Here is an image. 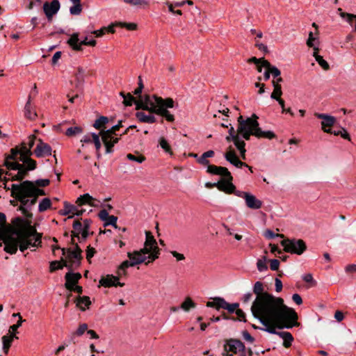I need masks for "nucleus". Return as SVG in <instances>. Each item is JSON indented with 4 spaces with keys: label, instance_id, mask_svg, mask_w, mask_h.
Wrapping results in <instances>:
<instances>
[{
    "label": "nucleus",
    "instance_id": "nucleus-1",
    "mask_svg": "<svg viewBox=\"0 0 356 356\" xmlns=\"http://www.w3.org/2000/svg\"><path fill=\"white\" fill-rule=\"evenodd\" d=\"M11 223L15 225V227H10L12 232L3 241L6 252L13 254L17 252L18 248L21 252H24L30 247L40 245L42 234L32 226L31 220H24L17 216L12 219Z\"/></svg>",
    "mask_w": 356,
    "mask_h": 356
},
{
    "label": "nucleus",
    "instance_id": "nucleus-2",
    "mask_svg": "<svg viewBox=\"0 0 356 356\" xmlns=\"http://www.w3.org/2000/svg\"><path fill=\"white\" fill-rule=\"evenodd\" d=\"M252 315L265 326L264 328H260L261 330L277 335V333L281 332H277L276 328L290 329L300 325V323L297 321L298 318V314L293 309L289 307L285 304L254 312Z\"/></svg>",
    "mask_w": 356,
    "mask_h": 356
},
{
    "label": "nucleus",
    "instance_id": "nucleus-3",
    "mask_svg": "<svg viewBox=\"0 0 356 356\" xmlns=\"http://www.w3.org/2000/svg\"><path fill=\"white\" fill-rule=\"evenodd\" d=\"M258 117L253 114L250 118L243 120V116L238 118V132L245 140H249L251 136L258 138H267L269 140L276 138V135L271 131H262L257 121Z\"/></svg>",
    "mask_w": 356,
    "mask_h": 356
},
{
    "label": "nucleus",
    "instance_id": "nucleus-4",
    "mask_svg": "<svg viewBox=\"0 0 356 356\" xmlns=\"http://www.w3.org/2000/svg\"><path fill=\"white\" fill-rule=\"evenodd\" d=\"M19 150L20 151L19 160L21 161L22 163L15 162L13 163H7V165H8L11 169L17 170V172L15 176L12 177L11 179L21 181L29 176L30 171H33L37 168V162L31 159V156L33 155V152L30 150V147H27L26 143H22Z\"/></svg>",
    "mask_w": 356,
    "mask_h": 356
},
{
    "label": "nucleus",
    "instance_id": "nucleus-5",
    "mask_svg": "<svg viewBox=\"0 0 356 356\" xmlns=\"http://www.w3.org/2000/svg\"><path fill=\"white\" fill-rule=\"evenodd\" d=\"M264 290L263 283L256 282L253 286V293L257 297L251 307L252 314L284 304L283 298L275 297Z\"/></svg>",
    "mask_w": 356,
    "mask_h": 356
},
{
    "label": "nucleus",
    "instance_id": "nucleus-6",
    "mask_svg": "<svg viewBox=\"0 0 356 356\" xmlns=\"http://www.w3.org/2000/svg\"><path fill=\"white\" fill-rule=\"evenodd\" d=\"M21 186L20 184H12V197L21 203L17 210L22 212L26 218V220H31L33 214L28 211V209H31L32 206L36 204L38 197L37 196H29L26 189Z\"/></svg>",
    "mask_w": 356,
    "mask_h": 356
},
{
    "label": "nucleus",
    "instance_id": "nucleus-7",
    "mask_svg": "<svg viewBox=\"0 0 356 356\" xmlns=\"http://www.w3.org/2000/svg\"><path fill=\"white\" fill-rule=\"evenodd\" d=\"M120 95L124 99L122 103L125 106H131L134 104L136 110L142 109L149 111L152 114H154L153 108L156 109V100L154 99L153 102L149 95L142 96L138 100L130 92H120Z\"/></svg>",
    "mask_w": 356,
    "mask_h": 356
},
{
    "label": "nucleus",
    "instance_id": "nucleus-8",
    "mask_svg": "<svg viewBox=\"0 0 356 356\" xmlns=\"http://www.w3.org/2000/svg\"><path fill=\"white\" fill-rule=\"evenodd\" d=\"M152 97L156 100V104L157 105L156 109L153 108V113L162 116L168 122H174V115L168 111V108L174 107V100L170 97L163 99L162 97L156 95H153Z\"/></svg>",
    "mask_w": 356,
    "mask_h": 356
},
{
    "label": "nucleus",
    "instance_id": "nucleus-9",
    "mask_svg": "<svg viewBox=\"0 0 356 356\" xmlns=\"http://www.w3.org/2000/svg\"><path fill=\"white\" fill-rule=\"evenodd\" d=\"M280 244L285 252L291 254L301 255L307 250V245L302 239L286 238Z\"/></svg>",
    "mask_w": 356,
    "mask_h": 356
},
{
    "label": "nucleus",
    "instance_id": "nucleus-10",
    "mask_svg": "<svg viewBox=\"0 0 356 356\" xmlns=\"http://www.w3.org/2000/svg\"><path fill=\"white\" fill-rule=\"evenodd\" d=\"M66 252L68 253V261L62 257V262L64 263L65 267L67 268L69 270H72L73 268L79 267L81 265V260L83 259L82 250L80 248L79 245H75L74 250L69 248L66 249Z\"/></svg>",
    "mask_w": 356,
    "mask_h": 356
},
{
    "label": "nucleus",
    "instance_id": "nucleus-11",
    "mask_svg": "<svg viewBox=\"0 0 356 356\" xmlns=\"http://www.w3.org/2000/svg\"><path fill=\"white\" fill-rule=\"evenodd\" d=\"M207 165L208 166L207 172L212 175H220L222 177L221 180H226L229 181V186L231 189L235 188V186L232 184L233 177L227 168L209 164Z\"/></svg>",
    "mask_w": 356,
    "mask_h": 356
},
{
    "label": "nucleus",
    "instance_id": "nucleus-12",
    "mask_svg": "<svg viewBox=\"0 0 356 356\" xmlns=\"http://www.w3.org/2000/svg\"><path fill=\"white\" fill-rule=\"evenodd\" d=\"M224 350L226 353L232 352L234 354L238 353L243 354L245 352L244 343L237 339H229L225 341Z\"/></svg>",
    "mask_w": 356,
    "mask_h": 356
},
{
    "label": "nucleus",
    "instance_id": "nucleus-13",
    "mask_svg": "<svg viewBox=\"0 0 356 356\" xmlns=\"http://www.w3.org/2000/svg\"><path fill=\"white\" fill-rule=\"evenodd\" d=\"M145 244L146 246L153 248V254L148 256L149 260L146 263V265H148L149 263L153 262L156 259L159 257V248L157 246L156 241L150 232H146V241Z\"/></svg>",
    "mask_w": 356,
    "mask_h": 356
},
{
    "label": "nucleus",
    "instance_id": "nucleus-14",
    "mask_svg": "<svg viewBox=\"0 0 356 356\" xmlns=\"http://www.w3.org/2000/svg\"><path fill=\"white\" fill-rule=\"evenodd\" d=\"M224 156L228 162H229L231 164L234 165L236 168H241L245 166L248 168L251 172H253L252 168L251 166H249L247 163L239 160L236 152L232 148V147H229V150L225 153Z\"/></svg>",
    "mask_w": 356,
    "mask_h": 356
},
{
    "label": "nucleus",
    "instance_id": "nucleus-15",
    "mask_svg": "<svg viewBox=\"0 0 356 356\" xmlns=\"http://www.w3.org/2000/svg\"><path fill=\"white\" fill-rule=\"evenodd\" d=\"M21 181L22 182L19 183L22 185L21 186H24V189H26L27 195L29 196H37L38 197L39 196L46 195L44 191L39 187H36L33 181L29 180H22Z\"/></svg>",
    "mask_w": 356,
    "mask_h": 356
},
{
    "label": "nucleus",
    "instance_id": "nucleus-16",
    "mask_svg": "<svg viewBox=\"0 0 356 356\" xmlns=\"http://www.w3.org/2000/svg\"><path fill=\"white\" fill-rule=\"evenodd\" d=\"M42 8L48 21H51L60 9V1H44Z\"/></svg>",
    "mask_w": 356,
    "mask_h": 356
},
{
    "label": "nucleus",
    "instance_id": "nucleus-17",
    "mask_svg": "<svg viewBox=\"0 0 356 356\" xmlns=\"http://www.w3.org/2000/svg\"><path fill=\"white\" fill-rule=\"evenodd\" d=\"M86 211L85 209H78V208L67 202L64 203V209L60 211V214L63 216L70 215L67 219L72 218L74 216H81Z\"/></svg>",
    "mask_w": 356,
    "mask_h": 356
},
{
    "label": "nucleus",
    "instance_id": "nucleus-18",
    "mask_svg": "<svg viewBox=\"0 0 356 356\" xmlns=\"http://www.w3.org/2000/svg\"><path fill=\"white\" fill-rule=\"evenodd\" d=\"M315 116L318 119L323 120L321 122L322 129L326 133H331L332 129L331 127L334 125L336 122L335 118L333 116H330L324 113H315Z\"/></svg>",
    "mask_w": 356,
    "mask_h": 356
},
{
    "label": "nucleus",
    "instance_id": "nucleus-19",
    "mask_svg": "<svg viewBox=\"0 0 356 356\" xmlns=\"http://www.w3.org/2000/svg\"><path fill=\"white\" fill-rule=\"evenodd\" d=\"M99 283V286H103L104 287L123 286L124 285V283L119 282L118 276H114L113 275H107L105 277H102Z\"/></svg>",
    "mask_w": 356,
    "mask_h": 356
},
{
    "label": "nucleus",
    "instance_id": "nucleus-20",
    "mask_svg": "<svg viewBox=\"0 0 356 356\" xmlns=\"http://www.w3.org/2000/svg\"><path fill=\"white\" fill-rule=\"evenodd\" d=\"M18 155L20 156L19 147L17 146L14 148H12L9 154H5V159L3 165L5 166L8 170H15L14 169L10 168V166L7 165V163H13L15 162L20 163L21 161L19 160Z\"/></svg>",
    "mask_w": 356,
    "mask_h": 356
},
{
    "label": "nucleus",
    "instance_id": "nucleus-21",
    "mask_svg": "<svg viewBox=\"0 0 356 356\" xmlns=\"http://www.w3.org/2000/svg\"><path fill=\"white\" fill-rule=\"evenodd\" d=\"M38 143L34 150L35 156L38 158L50 156L51 147L47 143H44L41 139L38 140Z\"/></svg>",
    "mask_w": 356,
    "mask_h": 356
},
{
    "label": "nucleus",
    "instance_id": "nucleus-22",
    "mask_svg": "<svg viewBox=\"0 0 356 356\" xmlns=\"http://www.w3.org/2000/svg\"><path fill=\"white\" fill-rule=\"evenodd\" d=\"M88 37H86L84 40L79 42V33H73L71 38L68 40L67 43L75 51H81L82 45L88 46Z\"/></svg>",
    "mask_w": 356,
    "mask_h": 356
},
{
    "label": "nucleus",
    "instance_id": "nucleus-23",
    "mask_svg": "<svg viewBox=\"0 0 356 356\" xmlns=\"http://www.w3.org/2000/svg\"><path fill=\"white\" fill-rule=\"evenodd\" d=\"M205 186L207 188H213L217 187L218 190L223 191L227 194H232L235 188H232L229 186V181L226 180H220L217 183L207 182Z\"/></svg>",
    "mask_w": 356,
    "mask_h": 356
},
{
    "label": "nucleus",
    "instance_id": "nucleus-24",
    "mask_svg": "<svg viewBox=\"0 0 356 356\" xmlns=\"http://www.w3.org/2000/svg\"><path fill=\"white\" fill-rule=\"evenodd\" d=\"M81 278V275L79 273H67L65 275V287L67 289L76 285L79 280Z\"/></svg>",
    "mask_w": 356,
    "mask_h": 356
},
{
    "label": "nucleus",
    "instance_id": "nucleus-25",
    "mask_svg": "<svg viewBox=\"0 0 356 356\" xmlns=\"http://www.w3.org/2000/svg\"><path fill=\"white\" fill-rule=\"evenodd\" d=\"M245 201L246 206L252 209H258L262 206V202L250 193L245 195Z\"/></svg>",
    "mask_w": 356,
    "mask_h": 356
},
{
    "label": "nucleus",
    "instance_id": "nucleus-26",
    "mask_svg": "<svg viewBox=\"0 0 356 356\" xmlns=\"http://www.w3.org/2000/svg\"><path fill=\"white\" fill-rule=\"evenodd\" d=\"M95 198L90 195L88 193H85L83 195L79 197L76 201V204L78 206H83L84 204H89L91 207H97V204H94Z\"/></svg>",
    "mask_w": 356,
    "mask_h": 356
},
{
    "label": "nucleus",
    "instance_id": "nucleus-27",
    "mask_svg": "<svg viewBox=\"0 0 356 356\" xmlns=\"http://www.w3.org/2000/svg\"><path fill=\"white\" fill-rule=\"evenodd\" d=\"M14 339H18V337L15 334L10 335H4L2 337V343H3V351L6 355L8 354L9 349L12 345V343Z\"/></svg>",
    "mask_w": 356,
    "mask_h": 356
},
{
    "label": "nucleus",
    "instance_id": "nucleus-28",
    "mask_svg": "<svg viewBox=\"0 0 356 356\" xmlns=\"http://www.w3.org/2000/svg\"><path fill=\"white\" fill-rule=\"evenodd\" d=\"M74 302H76V307L82 311H85L91 305V301L88 296H78L75 298Z\"/></svg>",
    "mask_w": 356,
    "mask_h": 356
},
{
    "label": "nucleus",
    "instance_id": "nucleus-29",
    "mask_svg": "<svg viewBox=\"0 0 356 356\" xmlns=\"http://www.w3.org/2000/svg\"><path fill=\"white\" fill-rule=\"evenodd\" d=\"M338 12L339 15L346 19L350 26H354V30L356 32V15L343 12L341 8H339Z\"/></svg>",
    "mask_w": 356,
    "mask_h": 356
},
{
    "label": "nucleus",
    "instance_id": "nucleus-30",
    "mask_svg": "<svg viewBox=\"0 0 356 356\" xmlns=\"http://www.w3.org/2000/svg\"><path fill=\"white\" fill-rule=\"evenodd\" d=\"M31 95L29 96V99L27 102L25 104L24 106V115L26 118L34 120L37 117V113L33 110L31 104Z\"/></svg>",
    "mask_w": 356,
    "mask_h": 356
},
{
    "label": "nucleus",
    "instance_id": "nucleus-31",
    "mask_svg": "<svg viewBox=\"0 0 356 356\" xmlns=\"http://www.w3.org/2000/svg\"><path fill=\"white\" fill-rule=\"evenodd\" d=\"M127 257L130 259V261L135 262L138 261L139 264L142 263H145L146 264L147 262L146 260L149 259L148 256L142 255L141 254H139L138 251H134L133 252H129L127 253Z\"/></svg>",
    "mask_w": 356,
    "mask_h": 356
},
{
    "label": "nucleus",
    "instance_id": "nucleus-32",
    "mask_svg": "<svg viewBox=\"0 0 356 356\" xmlns=\"http://www.w3.org/2000/svg\"><path fill=\"white\" fill-rule=\"evenodd\" d=\"M186 1H178L175 4L170 3L169 1H167L166 4L168 7V10L172 12V13L177 14V15H181V11L179 9L175 10L176 8H180L183 6L185 4ZM186 3L192 6L193 5V1H186Z\"/></svg>",
    "mask_w": 356,
    "mask_h": 356
},
{
    "label": "nucleus",
    "instance_id": "nucleus-33",
    "mask_svg": "<svg viewBox=\"0 0 356 356\" xmlns=\"http://www.w3.org/2000/svg\"><path fill=\"white\" fill-rule=\"evenodd\" d=\"M86 75V70L81 67H79L77 69V72L75 74V87L79 88L82 87L84 83V77Z\"/></svg>",
    "mask_w": 356,
    "mask_h": 356
},
{
    "label": "nucleus",
    "instance_id": "nucleus-34",
    "mask_svg": "<svg viewBox=\"0 0 356 356\" xmlns=\"http://www.w3.org/2000/svg\"><path fill=\"white\" fill-rule=\"evenodd\" d=\"M226 140L227 142H233L234 144H236L241 141H243L239 136L238 130L236 131L233 127H231L229 129V135L226 137Z\"/></svg>",
    "mask_w": 356,
    "mask_h": 356
},
{
    "label": "nucleus",
    "instance_id": "nucleus-35",
    "mask_svg": "<svg viewBox=\"0 0 356 356\" xmlns=\"http://www.w3.org/2000/svg\"><path fill=\"white\" fill-rule=\"evenodd\" d=\"M220 301V305L218 306L221 307V309H227L229 313L232 314L234 312H236V309H238V307L239 306L238 303H232L230 304L227 302L224 298L219 299Z\"/></svg>",
    "mask_w": 356,
    "mask_h": 356
},
{
    "label": "nucleus",
    "instance_id": "nucleus-36",
    "mask_svg": "<svg viewBox=\"0 0 356 356\" xmlns=\"http://www.w3.org/2000/svg\"><path fill=\"white\" fill-rule=\"evenodd\" d=\"M136 117L141 122L154 123L156 122V118L152 115H146L144 112L139 111L136 113Z\"/></svg>",
    "mask_w": 356,
    "mask_h": 356
},
{
    "label": "nucleus",
    "instance_id": "nucleus-37",
    "mask_svg": "<svg viewBox=\"0 0 356 356\" xmlns=\"http://www.w3.org/2000/svg\"><path fill=\"white\" fill-rule=\"evenodd\" d=\"M10 227H15V225H12L6 224V216L3 213H0V229L3 230L6 235L11 234L12 231Z\"/></svg>",
    "mask_w": 356,
    "mask_h": 356
},
{
    "label": "nucleus",
    "instance_id": "nucleus-38",
    "mask_svg": "<svg viewBox=\"0 0 356 356\" xmlns=\"http://www.w3.org/2000/svg\"><path fill=\"white\" fill-rule=\"evenodd\" d=\"M99 135L101 136L102 142L106 147V154L112 153L113 152L114 145L111 142V136L100 133Z\"/></svg>",
    "mask_w": 356,
    "mask_h": 356
},
{
    "label": "nucleus",
    "instance_id": "nucleus-39",
    "mask_svg": "<svg viewBox=\"0 0 356 356\" xmlns=\"http://www.w3.org/2000/svg\"><path fill=\"white\" fill-rule=\"evenodd\" d=\"M277 335L283 339V346L285 348H289L291 346V343L293 341V337L290 332H282L280 333H277Z\"/></svg>",
    "mask_w": 356,
    "mask_h": 356
},
{
    "label": "nucleus",
    "instance_id": "nucleus-40",
    "mask_svg": "<svg viewBox=\"0 0 356 356\" xmlns=\"http://www.w3.org/2000/svg\"><path fill=\"white\" fill-rule=\"evenodd\" d=\"M109 122V119L106 116H100L98 118L93 124V127L96 129L100 130H104L105 125Z\"/></svg>",
    "mask_w": 356,
    "mask_h": 356
},
{
    "label": "nucleus",
    "instance_id": "nucleus-41",
    "mask_svg": "<svg viewBox=\"0 0 356 356\" xmlns=\"http://www.w3.org/2000/svg\"><path fill=\"white\" fill-rule=\"evenodd\" d=\"M73 231H72L71 236L76 237L83 232V225L79 219L75 220L72 225Z\"/></svg>",
    "mask_w": 356,
    "mask_h": 356
},
{
    "label": "nucleus",
    "instance_id": "nucleus-42",
    "mask_svg": "<svg viewBox=\"0 0 356 356\" xmlns=\"http://www.w3.org/2000/svg\"><path fill=\"white\" fill-rule=\"evenodd\" d=\"M195 307L196 303H195L190 297L186 298L185 300L180 305V308L186 312Z\"/></svg>",
    "mask_w": 356,
    "mask_h": 356
},
{
    "label": "nucleus",
    "instance_id": "nucleus-43",
    "mask_svg": "<svg viewBox=\"0 0 356 356\" xmlns=\"http://www.w3.org/2000/svg\"><path fill=\"white\" fill-rule=\"evenodd\" d=\"M122 120H119L118 124L108 130H102L99 133L111 136V135H117L116 132L123 127Z\"/></svg>",
    "mask_w": 356,
    "mask_h": 356
},
{
    "label": "nucleus",
    "instance_id": "nucleus-44",
    "mask_svg": "<svg viewBox=\"0 0 356 356\" xmlns=\"http://www.w3.org/2000/svg\"><path fill=\"white\" fill-rule=\"evenodd\" d=\"M214 154L215 153L213 150H209L202 154V155L197 159V162L201 165H209V161L207 159L213 157Z\"/></svg>",
    "mask_w": 356,
    "mask_h": 356
},
{
    "label": "nucleus",
    "instance_id": "nucleus-45",
    "mask_svg": "<svg viewBox=\"0 0 356 356\" xmlns=\"http://www.w3.org/2000/svg\"><path fill=\"white\" fill-rule=\"evenodd\" d=\"M88 330V325L86 323L80 324L77 330L72 334V341L75 343L74 338L76 336H82Z\"/></svg>",
    "mask_w": 356,
    "mask_h": 356
},
{
    "label": "nucleus",
    "instance_id": "nucleus-46",
    "mask_svg": "<svg viewBox=\"0 0 356 356\" xmlns=\"http://www.w3.org/2000/svg\"><path fill=\"white\" fill-rule=\"evenodd\" d=\"M264 67L269 68L270 74H272L273 79L280 76L281 71L275 66L272 65L268 60L264 61Z\"/></svg>",
    "mask_w": 356,
    "mask_h": 356
},
{
    "label": "nucleus",
    "instance_id": "nucleus-47",
    "mask_svg": "<svg viewBox=\"0 0 356 356\" xmlns=\"http://www.w3.org/2000/svg\"><path fill=\"white\" fill-rule=\"evenodd\" d=\"M51 206V202L49 198H44L40 202L38 206L39 212H44L47 209H50Z\"/></svg>",
    "mask_w": 356,
    "mask_h": 356
},
{
    "label": "nucleus",
    "instance_id": "nucleus-48",
    "mask_svg": "<svg viewBox=\"0 0 356 356\" xmlns=\"http://www.w3.org/2000/svg\"><path fill=\"white\" fill-rule=\"evenodd\" d=\"M74 5L70 7V11L72 15H77L81 13L82 4L81 1H73Z\"/></svg>",
    "mask_w": 356,
    "mask_h": 356
},
{
    "label": "nucleus",
    "instance_id": "nucleus-49",
    "mask_svg": "<svg viewBox=\"0 0 356 356\" xmlns=\"http://www.w3.org/2000/svg\"><path fill=\"white\" fill-rule=\"evenodd\" d=\"M274 90L270 95L273 99L280 98L282 95V86L280 84L273 85Z\"/></svg>",
    "mask_w": 356,
    "mask_h": 356
},
{
    "label": "nucleus",
    "instance_id": "nucleus-50",
    "mask_svg": "<svg viewBox=\"0 0 356 356\" xmlns=\"http://www.w3.org/2000/svg\"><path fill=\"white\" fill-rule=\"evenodd\" d=\"M6 175H8L9 177H3V186H2L6 191H10V196L12 197V184L10 185V186H7V182L8 181H14L15 180H12L11 179H12L13 176L15 175V174L13 175L12 172H6Z\"/></svg>",
    "mask_w": 356,
    "mask_h": 356
},
{
    "label": "nucleus",
    "instance_id": "nucleus-51",
    "mask_svg": "<svg viewBox=\"0 0 356 356\" xmlns=\"http://www.w3.org/2000/svg\"><path fill=\"white\" fill-rule=\"evenodd\" d=\"M64 266L65 265L62 262V259L60 261H53L50 263L49 270L50 272H54L56 270L63 269Z\"/></svg>",
    "mask_w": 356,
    "mask_h": 356
},
{
    "label": "nucleus",
    "instance_id": "nucleus-52",
    "mask_svg": "<svg viewBox=\"0 0 356 356\" xmlns=\"http://www.w3.org/2000/svg\"><path fill=\"white\" fill-rule=\"evenodd\" d=\"M234 145L239 151L240 156L241 157V159L245 160L246 159V157H245L246 149L245 148V141L244 140L241 141V142L235 144Z\"/></svg>",
    "mask_w": 356,
    "mask_h": 356
},
{
    "label": "nucleus",
    "instance_id": "nucleus-53",
    "mask_svg": "<svg viewBox=\"0 0 356 356\" xmlns=\"http://www.w3.org/2000/svg\"><path fill=\"white\" fill-rule=\"evenodd\" d=\"M135 10L145 9L147 7V1H127Z\"/></svg>",
    "mask_w": 356,
    "mask_h": 356
},
{
    "label": "nucleus",
    "instance_id": "nucleus-54",
    "mask_svg": "<svg viewBox=\"0 0 356 356\" xmlns=\"http://www.w3.org/2000/svg\"><path fill=\"white\" fill-rule=\"evenodd\" d=\"M82 131L83 130L80 127H72L66 130L65 134L67 136H73L78 134H81Z\"/></svg>",
    "mask_w": 356,
    "mask_h": 356
},
{
    "label": "nucleus",
    "instance_id": "nucleus-55",
    "mask_svg": "<svg viewBox=\"0 0 356 356\" xmlns=\"http://www.w3.org/2000/svg\"><path fill=\"white\" fill-rule=\"evenodd\" d=\"M127 158L132 161H136L138 163H143L145 160V157L142 154L134 155L132 154H128Z\"/></svg>",
    "mask_w": 356,
    "mask_h": 356
},
{
    "label": "nucleus",
    "instance_id": "nucleus-56",
    "mask_svg": "<svg viewBox=\"0 0 356 356\" xmlns=\"http://www.w3.org/2000/svg\"><path fill=\"white\" fill-rule=\"evenodd\" d=\"M212 299L213 300V301H209L207 302V307H213L216 308L217 310H220L221 307H220L218 305H220L221 303L219 299H222V298L215 297Z\"/></svg>",
    "mask_w": 356,
    "mask_h": 356
},
{
    "label": "nucleus",
    "instance_id": "nucleus-57",
    "mask_svg": "<svg viewBox=\"0 0 356 356\" xmlns=\"http://www.w3.org/2000/svg\"><path fill=\"white\" fill-rule=\"evenodd\" d=\"M266 257H264L263 259H259L257 262V267L259 271L263 272L268 270V266L266 264Z\"/></svg>",
    "mask_w": 356,
    "mask_h": 356
},
{
    "label": "nucleus",
    "instance_id": "nucleus-58",
    "mask_svg": "<svg viewBox=\"0 0 356 356\" xmlns=\"http://www.w3.org/2000/svg\"><path fill=\"white\" fill-rule=\"evenodd\" d=\"M99 136H100L99 134H97L95 133H92L91 134V136H92V142L95 144L96 152H98L100 149L101 147H102V143H101V141H100V139H99Z\"/></svg>",
    "mask_w": 356,
    "mask_h": 356
},
{
    "label": "nucleus",
    "instance_id": "nucleus-59",
    "mask_svg": "<svg viewBox=\"0 0 356 356\" xmlns=\"http://www.w3.org/2000/svg\"><path fill=\"white\" fill-rule=\"evenodd\" d=\"M159 145L162 149L166 152L172 154L171 147L168 141L164 138H161L159 140Z\"/></svg>",
    "mask_w": 356,
    "mask_h": 356
},
{
    "label": "nucleus",
    "instance_id": "nucleus-60",
    "mask_svg": "<svg viewBox=\"0 0 356 356\" xmlns=\"http://www.w3.org/2000/svg\"><path fill=\"white\" fill-rule=\"evenodd\" d=\"M117 220L118 218L115 216H109L107 220H105V222L104 224V227H107L108 225H112L115 228H117Z\"/></svg>",
    "mask_w": 356,
    "mask_h": 356
},
{
    "label": "nucleus",
    "instance_id": "nucleus-61",
    "mask_svg": "<svg viewBox=\"0 0 356 356\" xmlns=\"http://www.w3.org/2000/svg\"><path fill=\"white\" fill-rule=\"evenodd\" d=\"M316 61L323 70H328L330 69V65L328 63L326 60H325L321 56H316Z\"/></svg>",
    "mask_w": 356,
    "mask_h": 356
},
{
    "label": "nucleus",
    "instance_id": "nucleus-62",
    "mask_svg": "<svg viewBox=\"0 0 356 356\" xmlns=\"http://www.w3.org/2000/svg\"><path fill=\"white\" fill-rule=\"evenodd\" d=\"M118 25L122 28H126L128 30L134 31L137 28V24L135 23H127V22H118Z\"/></svg>",
    "mask_w": 356,
    "mask_h": 356
},
{
    "label": "nucleus",
    "instance_id": "nucleus-63",
    "mask_svg": "<svg viewBox=\"0 0 356 356\" xmlns=\"http://www.w3.org/2000/svg\"><path fill=\"white\" fill-rule=\"evenodd\" d=\"M264 236L268 238V239H273L275 237H280V238H284V234H275L273 231L270 229H267L265 232Z\"/></svg>",
    "mask_w": 356,
    "mask_h": 356
},
{
    "label": "nucleus",
    "instance_id": "nucleus-64",
    "mask_svg": "<svg viewBox=\"0 0 356 356\" xmlns=\"http://www.w3.org/2000/svg\"><path fill=\"white\" fill-rule=\"evenodd\" d=\"M34 184H35L36 187H46L49 185L50 181L48 179H40L33 181Z\"/></svg>",
    "mask_w": 356,
    "mask_h": 356
}]
</instances>
